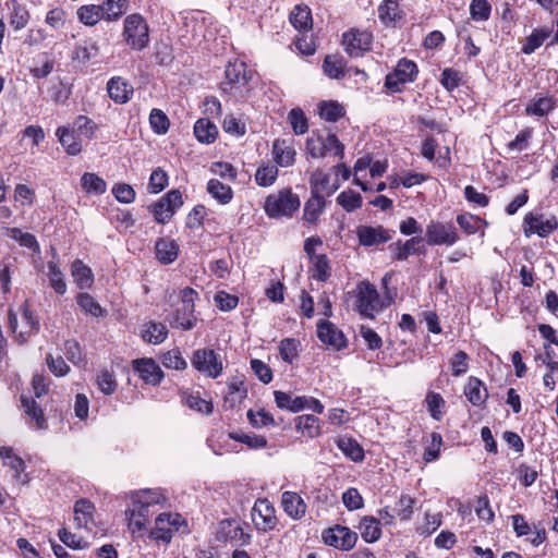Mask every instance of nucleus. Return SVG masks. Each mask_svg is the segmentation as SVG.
Returning <instances> with one entry per match:
<instances>
[{"label": "nucleus", "instance_id": "obj_22", "mask_svg": "<svg viewBox=\"0 0 558 558\" xmlns=\"http://www.w3.org/2000/svg\"><path fill=\"white\" fill-rule=\"evenodd\" d=\"M281 507L286 514L293 520H301L305 517L307 505L295 492L286 490L281 495Z\"/></svg>", "mask_w": 558, "mask_h": 558}, {"label": "nucleus", "instance_id": "obj_61", "mask_svg": "<svg viewBox=\"0 0 558 558\" xmlns=\"http://www.w3.org/2000/svg\"><path fill=\"white\" fill-rule=\"evenodd\" d=\"M300 341L294 338H284L279 343V353L281 359L289 364L299 356Z\"/></svg>", "mask_w": 558, "mask_h": 558}, {"label": "nucleus", "instance_id": "obj_16", "mask_svg": "<svg viewBox=\"0 0 558 558\" xmlns=\"http://www.w3.org/2000/svg\"><path fill=\"white\" fill-rule=\"evenodd\" d=\"M393 232L383 226H360L356 229L359 243L365 247L387 243L391 240Z\"/></svg>", "mask_w": 558, "mask_h": 558}, {"label": "nucleus", "instance_id": "obj_1", "mask_svg": "<svg viewBox=\"0 0 558 558\" xmlns=\"http://www.w3.org/2000/svg\"><path fill=\"white\" fill-rule=\"evenodd\" d=\"M256 72L240 59L229 60L225 66V78L220 82L222 94L245 98L253 88Z\"/></svg>", "mask_w": 558, "mask_h": 558}, {"label": "nucleus", "instance_id": "obj_32", "mask_svg": "<svg viewBox=\"0 0 558 558\" xmlns=\"http://www.w3.org/2000/svg\"><path fill=\"white\" fill-rule=\"evenodd\" d=\"M274 160L280 167L292 166L295 161V149L284 140H276L272 144Z\"/></svg>", "mask_w": 558, "mask_h": 558}, {"label": "nucleus", "instance_id": "obj_35", "mask_svg": "<svg viewBox=\"0 0 558 558\" xmlns=\"http://www.w3.org/2000/svg\"><path fill=\"white\" fill-rule=\"evenodd\" d=\"M336 444L339 450L353 462H362L364 460V449L353 437H339Z\"/></svg>", "mask_w": 558, "mask_h": 558}, {"label": "nucleus", "instance_id": "obj_4", "mask_svg": "<svg viewBox=\"0 0 558 558\" xmlns=\"http://www.w3.org/2000/svg\"><path fill=\"white\" fill-rule=\"evenodd\" d=\"M122 35L126 45L133 50L142 51L149 44V26L138 13L125 17Z\"/></svg>", "mask_w": 558, "mask_h": 558}, {"label": "nucleus", "instance_id": "obj_7", "mask_svg": "<svg viewBox=\"0 0 558 558\" xmlns=\"http://www.w3.org/2000/svg\"><path fill=\"white\" fill-rule=\"evenodd\" d=\"M192 366L201 374L209 378H218L223 372V362L220 354L214 349L202 348L193 352Z\"/></svg>", "mask_w": 558, "mask_h": 558}, {"label": "nucleus", "instance_id": "obj_58", "mask_svg": "<svg viewBox=\"0 0 558 558\" xmlns=\"http://www.w3.org/2000/svg\"><path fill=\"white\" fill-rule=\"evenodd\" d=\"M330 186V175L328 173L323 172L322 170H316L311 174L310 178V190L311 194H317L318 196H324L323 192L329 190Z\"/></svg>", "mask_w": 558, "mask_h": 558}, {"label": "nucleus", "instance_id": "obj_42", "mask_svg": "<svg viewBox=\"0 0 558 558\" xmlns=\"http://www.w3.org/2000/svg\"><path fill=\"white\" fill-rule=\"evenodd\" d=\"M141 336L145 342L159 344L168 337V329L162 323L149 322L144 325Z\"/></svg>", "mask_w": 558, "mask_h": 558}, {"label": "nucleus", "instance_id": "obj_53", "mask_svg": "<svg viewBox=\"0 0 558 558\" xmlns=\"http://www.w3.org/2000/svg\"><path fill=\"white\" fill-rule=\"evenodd\" d=\"M337 204L347 213H352L362 207L363 198L360 193L349 189L342 191L336 198Z\"/></svg>", "mask_w": 558, "mask_h": 558}, {"label": "nucleus", "instance_id": "obj_10", "mask_svg": "<svg viewBox=\"0 0 558 558\" xmlns=\"http://www.w3.org/2000/svg\"><path fill=\"white\" fill-rule=\"evenodd\" d=\"M341 43L349 57L359 58L371 50L373 35L366 31L351 28L342 34Z\"/></svg>", "mask_w": 558, "mask_h": 558}, {"label": "nucleus", "instance_id": "obj_37", "mask_svg": "<svg viewBox=\"0 0 558 558\" xmlns=\"http://www.w3.org/2000/svg\"><path fill=\"white\" fill-rule=\"evenodd\" d=\"M194 135L199 143L211 144L218 136V129L208 119H198L194 124Z\"/></svg>", "mask_w": 558, "mask_h": 558}, {"label": "nucleus", "instance_id": "obj_23", "mask_svg": "<svg viewBox=\"0 0 558 558\" xmlns=\"http://www.w3.org/2000/svg\"><path fill=\"white\" fill-rule=\"evenodd\" d=\"M218 536V539H223L226 542H230L236 546H243L250 544L252 535L244 532L240 524L234 521H223L221 522V527Z\"/></svg>", "mask_w": 558, "mask_h": 558}, {"label": "nucleus", "instance_id": "obj_38", "mask_svg": "<svg viewBox=\"0 0 558 558\" xmlns=\"http://www.w3.org/2000/svg\"><path fill=\"white\" fill-rule=\"evenodd\" d=\"M207 193L219 204L227 205L233 198V190L230 185L222 183L218 179H210L206 186Z\"/></svg>", "mask_w": 558, "mask_h": 558}, {"label": "nucleus", "instance_id": "obj_50", "mask_svg": "<svg viewBox=\"0 0 558 558\" xmlns=\"http://www.w3.org/2000/svg\"><path fill=\"white\" fill-rule=\"evenodd\" d=\"M47 276L49 278L50 287L54 290L56 293L63 295L66 292V283L58 263L49 260L47 263Z\"/></svg>", "mask_w": 558, "mask_h": 558}, {"label": "nucleus", "instance_id": "obj_28", "mask_svg": "<svg viewBox=\"0 0 558 558\" xmlns=\"http://www.w3.org/2000/svg\"><path fill=\"white\" fill-rule=\"evenodd\" d=\"M295 430L307 438H316L322 434V422L313 414L299 415L294 420Z\"/></svg>", "mask_w": 558, "mask_h": 558}, {"label": "nucleus", "instance_id": "obj_49", "mask_svg": "<svg viewBox=\"0 0 558 558\" xmlns=\"http://www.w3.org/2000/svg\"><path fill=\"white\" fill-rule=\"evenodd\" d=\"M425 403L429 415L434 420L440 421L444 417L446 401L440 393L428 391L425 397Z\"/></svg>", "mask_w": 558, "mask_h": 558}, {"label": "nucleus", "instance_id": "obj_59", "mask_svg": "<svg viewBox=\"0 0 558 558\" xmlns=\"http://www.w3.org/2000/svg\"><path fill=\"white\" fill-rule=\"evenodd\" d=\"M288 120L296 135H303L308 131V121L301 108H293L288 113Z\"/></svg>", "mask_w": 558, "mask_h": 558}, {"label": "nucleus", "instance_id": "obj_15", "mask_svg": "<svg viewBox=\"0 0 558 558\" xmlns=\"http://www.w3.org/2000/svg\"><path fill=\"white\" fill-rule=\"evenodd\" d=\"M180 515L172 517L171 513H161L155 520V526L149 537L157 542L170 543L172 535L178 531Z\"/></svg>", "mask_w": 558, "mask_h": 558}, {"label": "nucleus", "instance_id": "obj_34", "mask_svg": "<svg viewBox=\"0 0 558 558\" xmlns=\"http://www.w3.org/2000/svg\"><path fill=\"white\" fill-rule=\"evenodd\" d=\"M56 135L69 155L76 156L82 151L81 140L75 135L74 131L66 126H59Z\"/></svg>", "mask_w": 558, "mask_h": 558}, {"label": "nucleus", "instance_id": "obj_54", "mask_svg": "<svg viewBox=\"0 0 558 558\" xmlns=\"http://www.w3.org/2000/svg\"><path fill=\"white\" fill-rule=\"evenodd\" d=\"M101 7L106 21H117L126 12L129 0H106Z\"/></svg>", "mask_w": 558, "mask_h": 558}, {"label": "nucleus", "instance_id": "obj_64", "mask_svg": "<svg viewBox=\"0 0 558 558\" xmlns=\"http://www.w3.org/2000/svg\"><path fill=\"white\" fill-rule=\"evenodd\" d=\"M168 181L167 172L162 168L157 167L150 173L147 189L149 193L158 194L166 189Z\"/></svg>", "mask_w": 558, "mask_h": 558}, {"label": "nucleus", "instance_id": "obj_52", "mask_svg": "<svg viewBox=\"0 0 558 558\" xmlns=\"http://www.w3.org/2000/svg\"><path fill=\"white\" fill-rule=\"evenodd\" d=\"M7 235L20 243L21 246L27 247L33 252L39 251V243L36 236L29 232H23L20 228H7Z\"/></svg>", "mask_w": 558, "mask_h": 558}, {"label": "nucleus", "instance_id": "obj_12", "mask_svg": "<svg viewBox=\"0 0 558 558\" xmlns=\"http://www.w3.org/2000/svg\"><path fill=\"white\" fill-rule=\"evenodd\" d=\"M316 333L319 341L336 351L348 347V339L342 330L328 319H320L316 325Z\"/></svg>", "mask_w": 558, "mask_h": 558}, {"label": "nucleus", "instance_id": "obj_44", "mask_svg": "<svg viewBox=\"0 0 558 558\" xmlns=\"http://www.w3.org/2000/svg\"><path fill=\"white\" fill-rule=\"evenodd\" d=\"M81 187L87 194L102 195L107 191V183L98 174L85 172L81 178Z\"/></svg>", "mask_w": 558, "mask_h": 558}, {"label": "nucleus", "instance_id": "obj_27", "mask_svg": "<svg viewBox=\"0 0 558 558\" xmlns=\"http://www.w3.org/2000/svg\"><path fill=\"white\" fill-rule=\"evenodd\" d=\"M556 107V99L551 96L536 94L525 107V114L530 117H545Z\"/></svg>", "mask_w": 558, "mask_h": 558}, {"label": "nucleus", "instance_id": "obj_29", "mask_svg": "<svg viewBox=\"0 0 558 558\" xmlns=\"http://www.w3.org/2000/svg\"><path fill=\"white\" fill-rule=\"evenodd\" d=\"M274 397L276 405L281 410L298 413L306 408V396L292 397L291 393L276 390Z\"/></svg>", "mask_w": 558, "mask_h": 558}, {"label": "nucleus", "instance_id": "obj_48", "mask_svg": "<svg viewBox=\"0 0 558 558\" xmlns=\"http://www.w3.org/2000/svg\"><path fill=\"white\" fill-rule=\"evenodd\" d=\"M76 303L86 314L94 317H102L106 315V311L100 306L97 300L86 292H81L76 295Z\"/></svg>", "mask_w": 558, "mask_h": 558}, {"label": "nucleus", "instance_id": "obj_14", "mask_svg": "<svg viewBox=\"0 0 558 558\" xmlns=\"http://www.w3.org/2000/svg\"><path fill=\"white\" fill-rule=\"evenodd\" d=\"M523 227L526 236L536 233L541 238H546L558 228V220L555 216L544 219L543 215L527 213L523 219Z\"/></svg>", "mask_w": 558, "mask_h": 558}, {"label": "nucleus", "instance_id": "obj_30", "mask_svg": "<svg viewBox=\"0 0 558 558\" xmlns=\"http://www.w3.org/2000/svg\"><path fill=\"white\" fill-rule=\"evenodd\" d=\"M365 543H375L381 537L380 521L373 515H364L357 526Z\"/></svg>", "mask_w": 558, "mask_h": 558}, {"label": "nucleus", "instance_id": "obj_2", "mask_svg": "<svg viewBox=\"0 0 558 558\" xmlns=\"http://www.w3.org/2000/svg\"><path fill=\"white\" fill-rule=\"evenodd\" d=\"M389 305L390 301H384L376 287L368 280L357 283L354 308L362 317L375 319L376 315Z\"/></svg>", "mask_w": 558, "mask_h": 558}, {"label": "nucleus", "instance_id": "obj_62", "mask_svg": "<svg viewBox=\"0 0 558 558\" xmlns=\"http://www.w3.org/2000/svg\"><path fill=\"white\" fill-rule=\"evenodd\" d=\"M161 363L165 367L177 371H182L187 367V363L182 356L179 348H174L163 353L161 356Z\"/></svg>", "mask_w": 558, "mask_h": 558}, {"label": "nucleus", "instance_id": "obj_45", "mask_svg": "<svg viewBox=\"0 0 558 558\" xmlns=\"http://www.w3.org/2000/svg\"><path fill=\"white\" fill-rule=\"evenodd\" d=\"M94 512V504L86 498L78 499L74 505V520L78 526H87L89 522H93Z\"/></svg>", "mask_w": 558, "mask_h": 558}, {"label": "nucleus", "instance_id": "obj_9", "mask_svg": "<svg viewBox=\"0 0 558 558\" xmlns=\"http://www.w3.org/2000/svg\"><path fill=\"white\" fill-rule=\"evenodd\" d=\"M324 543L338 550L350 551L357 543V533L348 526L336 524L322 533Z\"/></svg>", "mask_w": 558, "mask_h": 558}, {"label": "nucleus", "instance_id": "obj_56", "mask_svg": "<svg viewBox=\"0 0 558 558\" xmlns=\"http://www.w3.org/2000/svg\"><path fill=\"white\" fill-rule=\"evenodd\" d=\"M278 168L275 165H264L257 168L255 182L257 185L267 187L272 185L278 178Z\"/></svg>", "mask_w": 558, "mask_h": 558}, {"label": "nucleus", "instance_id": "obj_47", "mask_svg": "<svg viewBox=\"0 0 558 558\" xmlns=\"http://www.w3.org/2000/svg\"><path fill=\"white\" fill-rule=\"evenodd\" d=\"M290 23L300 32L308 31L312 28L313 19L311 10L305 7L295 5L289 16Z\"/></svg>", "mask_w": 558, "mask_h": 558}, {"label": "nucleus", "instance_id": "obj_51", "mask_svg": "<svg viewBox=\"0 0 558 558\" xmlns=\"http://www.w3.org/2000/svg\"><path fill=\"white\" fill-rule=\"evenodd\" d=\"M0 457L3 461V464L9 466L14 472V477L19 478L21 473L25 470L24 460L20 456L15 454L13 449L10 447H1Z\"/></svg>", "mask_w": 558, "mask_h": 558}, {"label": "nucleus", "instance_id": "obj_36", "mask_svg": "<svg viewBox=\"0 0 558 558\" xmlns=\"http://www.w3.org/2000/svg\"><path fill=\"white\" fill-rule=\"evenodd\" d=\"M99 53L98 44L92 38L80 41L75 45L72 60L80 63H87L93 58H96Z\"/></svg>", "mask_w": 558, "mask_h": 558}, {"label": "nucleus", "instance_id": "obj_33", "mask_svg": "<svg viewBox=\"0 0 558 558\" xmlns=\"http://www.w3.org/2000/svg\"><path fill=\"white\" fill-rule=\"evenodd\" d=\"M347 61L340 54H327L323 62V71L332 80H340L345 75Z\"/></svg>", "mask_w": 558, "mask_h": 558}, {"label": "nucleus", "instance_id": "obj_21", "mask_svg": "<svg viewBox=\"0 0 558 558\" xmlns=\"http://www.w3.org/2000/svg\"><path fill=\"white\" fill-rule=\"evenodd\" d=\"M107 93L114 104L124 105L131 100L134 88L128 80L113 76L107 82Z\"/></svg>", "mask_w": 558, "mask_h": 558}, {"label": "nucleus", "instance_id": "obj_57", "mask_svg": "<svg viewBox=\"0 0 558 558\" xmlns=\"http://www.w3.org/2000/svg\"><path fill=\"white\" fill-rule=\"evenodd\" d=\"M229 438L242 442L251 449H262L267 446V439L262 435L232 432L229 433Z\"/></svg>", "mask_w": 558, "mask_h": 558}, {"label": "nucleus", "instance_id": "obj_46", "mask_svg": "<svg viewBox=\"0 0 558 558\" xmlns=\"http://www.w3.org/2000/svg\"><path fill=\"white\" fill-rule=\"evenodd\" d=\"M76 13L78 21L86 26H94L105 19L102 7L97 4L82 5Z\"/></svg>", "mask_w": 558, "mask_h": 558}, {"label": "nucleus", "instance_id": "obj_41", "mask_svg": "<svg viewBox=\"0 0 558 558\" xmlns=\"http://www.w3.org/2000/svg\"><path fill=\"white\" fill-rule=\"evenodd\" d=\"M551 35V29L548 27L534 28L532 33L525 38L521 52L523 54H532L538 49L544 41Z\"/></svg>", "mask_w": 558, "mask_h": 558}, {"label": "nucleus", "instance_id": "obj_24", "mask_svg": "<svg viewBox=\"0 0 558 558\" xmlns=\"http://www.w3.org/2000/svg\"><path fill=\"white\" fill-rule=\"evenodd\" d=\"M155 255L162 265L172 264L179 255V244L169 238H159L155 243Z\"/></svg>", "mask_w": 558, "mask_h": 558}, {"label": "nucleus", "instance_id": "obj_60", "mask_svg": "<svg viewBox=\"0 0 558 558\" xmlns=\"http://www.w3.org/2000/svg\"><path fill=\"white\" fill-rule=\"evenodd\" d=\"M313 263V278L318 281L326 282L330 277V264L326 254H319L314 257Z\"/></svg>", "mask_w": 558, "mask_h": 558}, {"label": "nucleus", "instance_id": "obj_11", "mask_svg": "<svg viewBox=\"0 0 558 558\" xmlns=\"http://www.w3.org/2000/svg\"><path fill=\"white\" fill-rule=\"evenodd\" d=\"M252 521L255 527L264 533L276 529L278 523L276 509L268 499L259 498L255 501L252 509Z\"/></svg>", "mask_w": 558, "mask_h": 558}, {"label": "nucleus", "instance_id": "obj_5", "mask_svg": "<svg viewBox=\"0 0 558 558\" xmlns=\"http://www.w3.org/2000/svg\"><path fill=\"white\" fill-rule=\"evenodd\" d=\"M417 75V64L412 60L401 58L393 71L386 75L384 86L391 94L402 93L404 85L413 83Z\"/></svg>", "mask_w": 558, "mask_h": 558}, {"label": "nucleus", "instance_id": "obj_25", "mask_svg": "<svg viewBox=\"0 0 558 558\" xmlns=\"http://www.w3.org/2000/svg\"><path fill=\"white\" fill-rule=\"evenodd\" d=\"M456 221L463 233L466 235L480 233L481 236H484L485 228L488 226L485 219L471 213L459 214L456 218Z\"/></svg>", "mask_w": 558, "mask_h": 558}, {"label": "nucleus", "instance_id": "obj_31", "mask_svg": "<svg viewBox=\"0 0 558 558\" xmlns=\"http://www.w3.org/2000/svg\"><path fill=\"white\" fill-rule=\"evenodd\" d=\"M327 202L325 196H318L317 194H311L310 198L305 202L303 208V219L311 225H315L318 218L323 214Z\"/></svg>", "mask_w": 558, "mask_h": 558}, {"label": "nucleus", "instance_id": "obj_8", "mask_svg": "<svg viewBox=\"0 0 558 558\" xmlns=\"http://www.w3.org/2000/svg\"><path fill=\"white\" fill-rule=\"evenodd\" d=\"M458 229L452 222L430 221L426 226L425 240L428 245L451 246L460 241Z\"/></svg>", "mask_w": 558, "mask_h": 558}, {"label": "nucleus", "instance_id": "obj_17", "mask_svg": "<svg viewBox=\"0 0 558 558\" xmlns=\"http://www.w3.org/2000/svg\"><path fill=\"white\" fill-rule=\"evenodd\" d=\"M129 521V529L133 534L142 532L148 524L149 517V501H143L142 499H133L132 507L126 511Z\"/></svg>", "mask_w": 558, "mask_h": 558}, {"label": "nucleus", "instance_id": "obj_40", "mask_svg": "<svg viewBox=\"0 0 558 558\" xmlns=\"http://www.w3.org/2000/svg\"><path fill=\"white\" fill-rule=\"evenodd\" d=\"M247 397V388L244 380L234 378L228 383V393L225 396V405L234 408Z\"/></svg>", "mask_w": 558, "mask_h": 558}, {"label": "nucleus", "instance_id": "obj_3", "mask_svg": "<svg viewBox=\"0 0 558 558\" xmlns=\"http://www.w3.org/2000/svg\"><path fill=\"white\" fill-rule=\"evenodd\" d=\"M197 298L198 293L193 288L185 287L180 291L181 305L173 313V319L170 323L172 328L191 330L196 326L195 300Z\"/></svg>", "mask_w": 558, "mask_h": 558}, {"label": "nucleus", "instance_id": "obj_39", "mask_svg": "<svg viewBox=\"0 0 558 558\" xmlns=\"http://www.w3.org/2000/svg\"><path fill=\"white\" fill-rule=\"evenodd\" d=\"M71 274L74 282L80 289L90 288L94 283L92 269L81 259H75L71 265Z\"/></svg>", "mask_w": 558, "mask_h": 558}, {"label": "nucleus", "instance_id": "obj_43", "mask_svg": "<svg viewBox=\"0 0 558 558\" xmlns=\"http://www.w3.org/2000/svg\"><path fill=\"white\" fill-rule=\"evenodd\" d=\"M21 404L25 414L36 422L37 428L43 429L47 427L44 410L33 398L22 395Z\"/></svg>", "mask_w": 558, "mask_h": 558}, {"label": "nucleus", "instance_id": "obj_13", "mask_svg": "<svg viewBox=\"0 0 558 558\" xmlns=\"http://www.w3.org/2000/svg\"><path fill=\"white\" fill-rule=\"evenodd\" d=\"M132 368L146 385L158 386L165 377L163 371L151 357L133 360Z\"/></svg>", "mask_w": 558, "mask_h": 558}, {"label": "nucleus", "instance_id": "obj_19", "mask_svg": "<svg viewBox=\"0 0 558 558\" xmlns=\"http://www.w3.org/2000/svg\"><path fill=\"white\" fill-rule=\"evenodd\" d=\"M377 12L380 23L389 28L400 26L405 17V13L401 10L397 0H383L377 8Z\"/></svg>", "mask_w": 558, "mask_h": 558}, {"label": "nucleus", "instance_id": "obj_6", "mask_svg": "<svg viewBox=\"0 0 558 558\" xmlns=\"http://www.w3.org/2000/svg\"><path fill=\"white\" fill-rule=\"evenodd\" d=\"M300 198L291 190L269 195L265 201V211L270 218L292 217L300 207Z\"/></svg>", "mask_w": 558, "mask_h": 558}, {"label": "nucleus", "instance_id": "obj_26", "mask_svg": "<svg viewBox=\"0 0 558 558\" xmlns=\"http://www.w3.org/2000/svg\"><path fill=\"white\" fill-rule=\"evenodd\" d=\"M9 9V24L14 31H21L27 26L31 21V13L25 4L17 0H10L8 2Z\"/></svg>", "mask_w": 558, "mask_h": 558}, {"label": "nucleus", "instance_id": "obj_63", "mask_svg": "<svg viewBox=\"0 0 558 558\" xmlns=\"http://www.w3.org/2000/svg\"><path fill=\"white\" fill-rule=\"evenodd\" d=\"M462 82V74L460 71L452 68H445L441 71L439 83L447 92H452L460 86Z\"/></svg>", "mask_w": 558, "mask_h": 558}, {"label": "nucleus", "instance_id": "obj_20", "mask_svg": "<svg viewBox=\"0 0 558 558\" xmlns=\"http://www.w3.org/2000/svg\"><path fill=\"white\" fill-rule=\"evenodd\" d=\"M466 400L476 408L485 409L489 393L484 381L475 376H470L463 388Z\"/></svg>", "mask_w": 558, "mask_h": 558}, {"label": "nucleus", "instance_id": "obj_18", "mask_svg": "<svg viewBox=\"0 0 558 558\" xmlns=\"http://www.w3.org/2000/svg\"><path fill=\"white\" fill-rule=\"evenodd\" d=\"M424 239L422 236H413L405 242L401 240L389 244L388 248L392 255V258L396 260H407L410 255H421L425 254L426 250L423 243Z\"/></svg>", "mask_w": 558, "mask_h": 558}, {"label": "nucleus", "instance_id": "obj_55", "mask_svg": "<svg viewBox=\"0 0 558 558\" xmlns=\"http://www.w3.org/2000/svg\"><path fill=\"white\" fill-rule=\"evenodd\" d=\"M344 114V108L336 100L323 101L319 105V116L327 122H337Z\"/></svg>", "mask_w": 558, "mask_h": 558}]
</instances>
